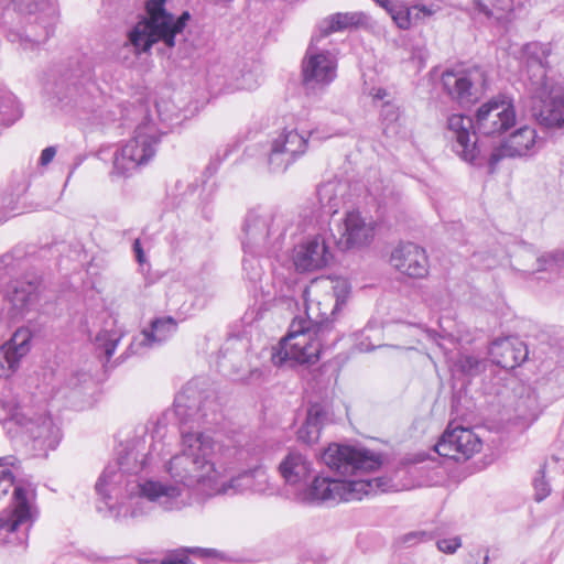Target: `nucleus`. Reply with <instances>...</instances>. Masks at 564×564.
<instances>
[{"mask_svg":"<svg viewBox=\"0 0 564 564\" xmlns=\"http://www.w3.org/2000/svg\"><path fill=\"white\" fill-rule=\"evenodd\" d=\"M175 415L182 424V445L180 454L174 455L167 465V473L174 484L147 480L138 485L141 495L134 505L156 503L165 511H177L192 502V492L196 486L213 496L216 492L224 453L216 455V443L204 432L194 431V426L217 424L221 417L220 404L214 392H202L188 383L176 394Z\"/></svg>","mask_w":564,"mask_h":564,"instance_id":"obj_1","label":"nucleus"},{"mask_svg":"<svg viewBox=\"0 0 564 564\" xmlns=\"http://www.w3.org/2000/svg\"><path fill=\"white\" fill-rule=\"evenodd\" d=\"M473 119L454 113L447 119V137L453 141L454 152L465 162L475 166L488 163L489 172L494 173L499 162L506 158L533 155L540 144L534 128L523 126L512 132L500 145L489 149L484 143L470 142Z\"/></svg>","mask_w":564,"mask_h":564,"instance_id":"obj_2","label":"nucleus"},{"mask_svg":"<svg viewBox=\"0 0 564 564\" xmlns=\"http://www.w3.org/2000/svg\"><path fill=\"white\" fill-rule=\"evenodd\" d=\"M147 18L141 19L128 32L122 48L131 47L135 56L150 52L155 43L162 42L172 48L176 44L177 35L189 20V13L183 12L175 18L165 9V0H148L145 3Z\"/></svg>","mask_w":564,"mask_h":564,"instance_id":"obj_3","label":"nucleus"},{"mask_svg":"<svg viewBox=\"0 0 564 564\" xmlns=\"http://www.w3.org/2000/svg\"><path fill=\"white\" fill-rule=\"evenodd\" d=\"M333 326L328 319L315 321L312 325L310 321H293L290 332L280 343V350L272 356L274 365H282L288 360L299 364L315 362L319 358L323 349L330 348L338 336L328 338Z\"/></svg>","mask_w":564,"mask_h":564,"instance_id":"obj_4","label":"nucleus"},{"mask_svg":"<svg viewBox=\"0 0 564 564\" xmlns=\"http://www.w3.org/2000/svg\"><path fill=\"white\" fill-rule=\"evenodd\" d=\"M291 217L280 210L256 207L248 210L243 226L242 248L251 253H263L269 246L284 239Z\"/></svg>","mask_w":564,"mask_h":564,"instance_id":"obj_5","label":"nucleus"},{"mask_svg":"<svg viewBox=\"0 0 564 564\" xmlns=\"http://www.w3.org/2000/svg\"><path fill=\"white\" fill-rule=\"evenodd\" d=\"M126 475L119 470L118 465L109 464L99 476L95 489L97 495L104 500L109 512L115 518H137L147 512L145 500L135 506L134 498L141 495L139 482L126 480Z\"/></svg>","mask_w":564,"mask_h":564,"instance_id":"obj_6","label":"nucleus"},{"mask_svg":"<svg viewBox=\"0 0 564 564\" xmlns=\"http://www.w3.org/2000/svg\"><path fill=\"white\" fill-rule=\"evenodd\" d=\"M390 489L389 479L377 477L371 479H341L316 476L313 485L302 494L308 501H354L364 496L384 492Z\"/></svg>","mask_w":564,"mask_h":564,"instance_id":"obj_7","label":"nucleus"},{"mask_svg":"<svg viewBox=\"0 0 564 564\" xmlns=\"http://www.w3.org/2000/svg\"><path fill=\"white\" fill-rule=\"evenodd\" d=\"M160 138L161 134L150 120L140 123L133 137L115 153L113 173L124 176L147 164L155 155Z\"/></svg>","mask_w":564,"mask_h":564,"instance_id":"obj_8","label":"nucleus"},{"mask_svg":"<svg viewBox=\"0 0 564 564\" xmlns=\"http://www.w3.org/2000/svg\"><path fill=\"white\" fill-rule=\"evenodd\" d=\"M516 121L513 101L506 96L494 97L477 109L470 131V142L480 143L476 138L475 128L484 135H500L512 128Z\"/></svg>","mask_w":564,"mask_h":564,"instance_id":"obj_9","label":"nucleus"},{"mask_svg":"<svg viewBox=\"0 0 564 564\" xmlns=\"http://www.w3.org/2000/svg\"><path fill=\"white\" fill-rule=\"evenodd\" d=\"M33 489L14 487L12 503L0 512V529L8 533H17V543L23 544L29 530L37 517L34 505Z\"/></svg>","mask_w":564,"mask_h":564,"instance_id":"obj_10","label":"nucleus"},{"mask_svg":"<svg viewBox=\"0 0 564 564\" xmlns=\"http://www.w3.org/2000/svg\"><path fill=\"white\" fill-rule=\"evenodd\" d=\"M302 74L306 95L318 96L337 76L336 55L310 45L303 59Z\"/></svg>","mask_w":564,"mask_h":564,"instance_id":"obj_11","label":"nucleus"},{"mask_svg":"<svg viewBox=\"0 0 564 564\" xmlns=\"http://www.w3.org/2000/svg\"><path fill=\"white\" fill-rule=\"evenodd\" d=\"M322 459L344 477L375 470L381 465L380 457L364 447L338 444L329 445L322 454Z\"/></svg>","mask_w":564,"mask_h":564,"instance_id":"obj_12","label":"nucleus"},{"mask_svg":"<svg viewBox=\"0 0 564 564\" xmlns=\"http://www.w3.org/2000/svg\"><path fill=\"white\" fill-rule=\"evenodd\" d=\"M9 423L15 425L17 435L31 442L32 448L40 454L46 455L48 451L55 449L59 443V429L46 414L30 416L25 413H15Z\"/></svg>","mask_w":564,"mask_h":564,"instance_id":"obj_13","label":"nucleus"},{"mask_svg":"<svg viewBox=\"0 0 564 564\" xmlns=\"http://www.w3.org/2000/svg\"><path fill=\"white\" fill-rule=\"evenodd\" d=\"M444 91L457 102L471 104L485 90L487 76L479 66L455 67L442 74Z\"/></svg>","mask_w":564,"mask_h":564,"instance_id":"obj_14","label":"nucleus"},{"mask_svg":"<svg viewBox=\"0 0 564 564\" xmlns=\"http://www.w3.org/2000/svg\"><path fill=\"white\" fill-rule=\"evenodd\" d=\"M227 456H230L229 449L223 456L220 477L217 481L215 495H234L247 490L261 495H273L275 492V486L271 484L268 471L262 466H257L228 478Z\"/></svg>","mask_w":564,"mask_h":564,"instance_id":"obj_15","label":"nucleus"},{"mask_svg":"<svg viewBox=\"0 0 564 564\" xmlns=\"http://www.w3.org/2000/svg\"><path fill=\"white\" fill-rule=\"evenodd\" d=\"M530 89L534 97L541 99L542 106L534 113L538 122L546 128L564 127V94L550 97V84L545 70L541 64L533 67V76L530 77Z\"/></svg>","mask_w":564,"mask_h":564,"instance_id":"obj_16","label":"nucleus"},{"mask_svg":"<svg viewBox=\"0 0 564 564\" xmlns=\"http://www.w3.org/2000/svg\"><path fill=\"white\" fill-rule=\"evenodd\" d=\"M480 448L481 441L470 429L452 427V424L435 444V451L440 456L457 462L470 458Z\"/></svg>","mask_w":564,"mask_h":564,"instance_id":"obj_17","label":"nucleus"},{"mask_svg":"<svg viewBox=\"0 0 564 564\" xmlns=\"http://www.w3.org/2000/svg\"><path fill=\"white\" fill-rule=\"evenodd\" d=\"M307 149V139L297 130L285 129L273 141L268 163L272 172L282 173L303 155Z\"/></svg>","mask_w":564,"mask_h":564,"instance_id":"obj_18","label":"nucleus"},{"mask_svg":"<svg viewBox=\"0 0 564 564\" xmlns=\"http://www.w3.org/2000/svg\"><path fill=\"white\" fill-rule=\"evenodd\" d=\"M336 245L341 250L361 247L370 243L375 236V226L367 220L359 212L352 210L346 214L343 223L332 229Z\"/></svg>","mask_w":564,"mask_h":564,"instance_id":"obj_19","label":"nucleus"},{"mask_svg":"<svg viewBox=\"0 0 564 564\" xmlns=\"http://www.w3.org/2000/svg\"><path fill=\"white\" fill-rule=\"evenodd\" d=\"M279 473L288 486L295 489L296 498L306 503H321L322 501H308L302 499V494L310 488L314 481L307 485L312 476V462L299 451H290L279 464ZM315 480V478L313 479Z\"/></svg>","mask_w":564,"mask_h":564,"instance_id":"obj_20","label":"nucleus"},{"mask_svg":"<svg viewBox=\"0 0 564 564\" xmlns=\"http://www.w3.org/2000/svg\"><path fill=\"white\" fill-rule=\"evenodd\" d=\"M390 262L398 271L411 278H424L429 272L425 250L413 242L397 246L391 252Z\"/></svg>","mask_w":564,"mask_h":564,"instance_id":"obj_21","label":"nucleus"},{"mask_svg":"<svg viewBox=\"0 0 564 564\" xmlns=\"http://www.w3.org/2000/svg\"><path fill=\"white\" fill-rule=\"evenodd\" d=\"M30 330L20 328L0 347V378L7 379L19 369L21 359L30 350Z\"/></svg>","mask_w":564,"mask_h":564,"instance_id":"obj_22","label":"nucleus"},{"mask_svg":"<svg viewBox=\"0 0 564 564\" xmlns=\"http://www.w3.org/2000/svg\"><path fill=\"white\" fill-rule=\"evenodd\" d=\"M293 262L299 271H312L325 267L328 252L325 241L318 236L308 238L294 248Z\"/></svg>","mask_w":564,"mask_h":564,"instance_id":"obj_23","label":"nucleus"},{"mask_svg":"<svg viewBox=\"0 0 564 564\" xmlns=\"http://www.w3.org/2000/svg\"><path fill=\"white\" fill-rule=\"evenodd\" d=\"M528 354L527 345L516 337L497 339L490 349L492 361L505 369L520 366L528 358Z\"/></svg>","mask_w":564,"mask_h":564,"instance_id":"obj_24","label":"nucleus"},{"mask_svg":"<svg viewBox=\"0 0 564 564\" xmlns=\"http://www.w3.org/2000/svg\"><path fill=\"white\" fill-rule=\"evenodd\" d=\"M143 451L144 445L141 440L128 442L118 452V459L111 464L118 465L119 470L127 477L135 476L145 467L148 460L153 458L156 447L154 445L148 453Z\"/></svg>","mask_w":564,"mask_h":564,"instance_id":"obj_25","label":"nucleus"},{"mask_svg":"<svg viewBox=\"0 0 564 564\" xmlns=\"http://www.w3.org/2000/svg\"><path fill=\"white\" fill-rule=\"evenodd\" d=\"M39 282L33 279H18L10 283L7 297L12 304L13 316L21 315L33 305L37 299Z\"/></svg>","mask_w":564,"mask_h":564,"instance_id":"obj_26","label":"nucleus"},{"mask_svg":"<svg viewBox=\"0 0 564 564\" xmlns=\"http://www.w3.org/2000/svg\"><path fill=\"white\" fill-rule=\"evenodd\" d=\"M347 185L339 181H329L317 189L318 202L324 214L335 215L345 204Z\"/></svg>","mask_w":564,"mask_h":564,"instance_id":"obj_27","label":"nucleus"},{"mask_svg":"<svg viewBox=\"0 0 564 564\" xmlns=\"http://www.w3.org/2000/svg\"><path fill=\"white\" fill-rule=\"evenodd\" d=\"M177 329L176 321L171 316L158 317L151 321L150 327L141 333L139 345L152 347L167 340Z\"/></svg>","mask_w":564,"mask_h":564,"instance_id":"obj_28","label":"nucleus"},{"mask_svg":"<svg viewBox=\"0 0 564 564\" xmlns=\"http://www.w3.org/2000/svg\"><path fill=\"white\" fill-rule=\"evenodd\" d=\"M327 420V411L319 403L312 404L307 410L304 424L297 431V437L305 444L318 441L322 426Z\"/></svg>","mask_w":564,"mask_h":564,"instance_id":"obj_29","label":"nucleus"},{"mask_svg":"<svg viewBox=\"0 0 564 564\" xmlns=\"http://www.w3.org/2000/svg\"><path fill=\"white\" fill-rule=\"evenodd\" d=\"M366 22L367 15L362 12H338L324 21L326 26L322 29V32L326 36L332 32L357 28Z\"/></svg>","mask_w":564,"mask_h":564,"instance_id":"obj_30","label":"nucleus"},{"mask_svg":"<svg viewBox=\"0 0 564 564\" xmlns=\"http://www.w3.org/2000/svg\"><path fill=\"white\" fill-rule=\"evenodd\" d=\"M390 15L398 28L409 30L420 23L416 6L397 4L390 9Z\"/></svg>","mask_w":564,"mask_h":564,"instance_id":"obj_31","label":"nucleus"},{"mask_svg":"<svg viewBox=\"0 0 564 564\" xmlns=\"http://www.w3.org/2000/svg\"><path fill=\"white\" fill-rule=\"evenodd\" d=\"M121 337L122 333L119 329H101L95 338L96 348L105 355L107 360H109Z\"/></svg>","mask_w":564,"mask_h":564,"instance_id":"obj_32","label":"nucleus"},{"mask_svg":"<svg viewBox=\"0 0 564 564\" xmlns=\"http://www.w3.org/2000/svg\"><path fill=\"white\" fill-rule=\"evenodd\" d=\"M475 4L486 17L497 20L513 10V0H475Z\"/></svg>","mask_w":564,"mask_h":564,"instance_id":"obj_33","label":"nucleus"},{"mask_svg":"<svg viewBox=\"0 0 564 564\" xmlns=\"http://www.w3.org/2000/svg\"><path fill=\"white\" fill-rule=\"evenodd\" d=\"M485 369L486 360L473 355H459L454 362V370L468 377H476Z\"/></svg>","mask_w":564,"mask_h":564,"instance_id":"obj_34","label":"nucleus"},{"mask_svg":"<svg viewBox=\"0 0 564 564\" xmlns=\"http://www.w3.org/2000/svg\"><path fill=\"white\" fill-rule=\"evenodd\" d=\"M26 189L28 184L23 182L15 192H3L0 195V223L18 210L19 200Z\"/></svg>","mask_w":564,"mask_h":564,"instance_id":"obj_35","label":"nucleus"},{"mask_svg":"<svg viewBox=\"0 0 564 564\" xmlns=\"http://www.w3.org/2000/svg\"><path fill=\"white\" fill-rule=\"evenodd\" d=\"M21 116L15 97L4 90H0V122L10 124Z\"/></svg>","mask_w":564,"mask_h":564,"instance_id":"obj_36","label":"nucleus"},{"mask_svg":"<svg viewBox=\"0 0 564 564\" xmlns=\"http://www.w3.org/2000/svg\"><path fill=\"white\" fill-rule=\"evenodd\" d=\"M536 267L525 270L529 274L549 271L564 265V249L553 250L539 256L535 260Z\"/></svg>","mask_w":564,"mask_h":564,"instance_id":"obj_37","label":"nucleus"},{"mask_svg":"<svg viewBox=\"0 0 564 564\" xmlns=\"http://www.w3.org/2000/svg\"><path fill=\"white\" fill-rule=\"evenodd\" d=\"M517 411L525 420H534L539 414V403L536 393L528 389L525 395H521L517 401Z\"/></svg>","mask_w":564,"mask_h":564,"instance_id":"obj_38","label":"nucleus"},{"mask_svg":"<svg viewBox=\"0 0 564 564\" xmlns=\"http://www.w3.org/2000/svg\"><path fill=\"white\" fill-rule=\"evenodd\" d=\"M12 464L11 457L0 458V499L9 492L14 484V476L9 468Z\"/></svg>","mask_w":564,"mask_h":564,"instance_id":"obj_39","label":"nucleus"},{"mask_svg":"<svg viewBox=\"0 0 564 564\" xmlns=\"http://www.w3.org/2000/svg\"><path fill=\"white\" fill-rule=\"evenodd\" d=\"M245 257L242 260V269L247 275V278L251 281H257L261 276V265L257 259L261 253H251L250 250H243Z\"/></svg>","mask_w":564,"mask_h":564,"instance_id":"obj_40","label":"nucleus"},{"mask_svg":"<svg viewBox=\"0 0 564 564\" xmlns=\"http://www.w3.org/2000/svg\"><path fill=\"white\" fill-rule=\"evenodd\" d=\"M533 487H534V491H535L534 497H535L536 501H542L550 495L551 488L544 478V469L543 468H541L538 471V475L534 477Z\"/></svg>","mask_w":564,"mask_h":564,"instance_id":"obj_41","label":"nucleus"},{"mask_svg":"<svg viewBox=\"0 0 564 564\" xmlns=\"http://www.w3.org/2000/svg\"><path fill=\"white\" fill-rule=\"evenodd\" d=\"M258 85H259L258 75L252 70H248L246 73H242L241 76L239 78H237L235 88L252 90V89L257 88Z\"/></svg>","mask_w":564,"mask_h":564,"instance_id":"obj_42","label":"nucleus"},{"mask_svg":"<svg viewBox=\"0 0 564 564\" xmlns=\"http://www.w3.org/2000/svg\"><path fill=\"white\" fill-rule=\"evenodd\" d=\"M368 192L375 199L378 200L379 205L386 204V198L388 194L391 193V189L388 185H382V181L379 183H371L368 187Z\"/></svg>","mask_w":564,"mask_h":564,"instance_id":"obj_43","label":"nucleus"},{"mask_svg":"<svg viewBox=\"0 0 564 564\" xmlns=\"http://www.w3.org/2000/svg\"><path fill=\"white\" fill-rule=\"evenodd\" d=\"M416 11L419 13L420 22L425 21L426 19H430L431 17L435 15L441 11V6L435 2L431 3H417Z\"/></svg>","mask_w":564,"mask_h":564,"instance_id":"obj_44","label":"nucleus"},{"mask_svg":"<svg viewBox=\"0 0 564 564\" xmlns=\"http://www.w3.org/2000/svg\"><path fill=\"white\" fill-rule=\"evenodd\" d=\"M459 538L442 539L437 541V547L441 552L453 554L460 546Z\"/></svg>","mask_w":564,"mask_h":564,"instance_id":"obj_45","label":"nucleus"},{"mask_svg":"<svg viewBox=\"0 0 564 564\" xmlns=\"http://www.w3.org/2000/svg\"><path fill=\"white\" fill-rule=\"evenodd\" d=\"M334 291H335V295H336V304L333 310V313L335 312V310H337L339 307V305L345 303V296L348 293L347 284L345 282H343V283L336 285L334 288Z\"/></svg>","mask_w":564,"mask_h":564,"instance_id":"obj_46","label":"nucleus"},{"mask_svg":"<svg viewBox=\"0 0 564 564\" xmlns=\"http://www.w3.org/2000/svg\"><path fill=\"white\" fill-rule=\"evenodd\" d=\"M55 155H56V148L55 147H47V148H45L42 151L40 160H39L40 165L46 166L47 164H50L53 161Z\"/></svg>","mask_w":564,"mask_h":564,"instance_id":"obj_47","label":"nucleus"},{"mask_svg":"<svg viewBox=\"0 0 564 564\" xmlns=\"http://www.w3.org/2000/svg\"><path fill=\"white\" fill-rule=\"evenodd\" d=\"M236 344H242L240 340L238 339H235V340H229L227 344H226V347L224 349H221L220 354H221V358L219 360V366L220 367H226V361H231L234 358L232 356H229L228 355V350L234 347Z\"/></svg>","mask_w":564,"mask_h":564,"instance_id":"obj_48","label":"nucleus"},{"mask_svg":"<svg viewBox=\"0 0 564 564\" xmlns=\"http://www.w3.org/2000/svg\"><path fill=\"white\" fill-rule=\"evenodd\" d=\"M382 116L384 117L386 120L393 121L398 118V111L394 108V106L386 104L382 110Z\"/></svg>","mask_w":564,"mask_h":564,"instance_id":"obj_49","label":"nucleus"},{"mask_svg":"<svg viewBox=\"0 0 564 564\" xmlns=\"http://www.w3.org/2000/svg\"><path fill=\"white\" fill-rule=\"evenodd\" d=\"M133 251L135 253L137 261L139 263H144L145 262V256H144V252H143V249L141 247V242H140L139 239H135L134 242H133Z\"/></svg>","mask_w":564,"mask_h":564,"instance_id":"obj_50","label":"nucleus"},{"mask_svg":"<svg viewBox=\"0 0 564 564\" xmlns=\"http://www.w3.org/2000/svg\"><path fill=\"white\" fill-rule=\"evenodd\" d=\"M370 95L372 96L373 100H382L387 96V91L383 88H373L370 91Z\"/></svg>","mask_w":564,"mask_h":564,"instance_id":"obj_51","label":"nucleus"},{"mask_svg":"<svg viewBox=\"0 0 564 564\" xmlns=\"http://www.w3.org/2000/svg\"><path fill=\"white\" fill-rule=\"evenodd\" d=\"M378 4H380L382 8H384L389 13L390 9L394 8L397 3L393 2V0H373Z\"/></svg>","mask_w":564,"mask_h":564,"instance_id":"obj_52","label":"nucleus"},{"mask_svg":"<svg viewBox=\"0 0 564 564\" xmlns=\"http://www.w3.org/2000/svg\"><path fill=\"white\" fill-rule=\"evenodd\" d=\"M425 535V532H413V533H410L408 535H405L404 538V542L405 543H411L412 540H415L419 538V536H424Z\"/></svg>","mask_w":564,"mask_h":564,"instance_id":"obj_53","label":"nucleus"},{"mask_svg":"<svg viewBox=\"0 0 564 564\" xmlns=\"http://www.w3.org/2000/svg\"><path fill=\"white\" fill-rule=\"evenodd\" d=\"M193 553H199L200 555H209L214 552V550H203V549H194L192 550Z\"/></svg>","mask_w":564,"mask_h":564,"instance_id":"obj_54","label":"nucleus"},{"mask_svg":"<svg viewBox=\"0 0 564 564\" xmlns=\"http://www.w3.org/2000/svg\"><path fill=\"white\" fill-rule=\"evenodd\" d=\"M76 381H79V379H76ZM70 384L73 388H75L77 386V382H74V383L72 382Z\"/></svg>","mask_w":564,"mask_h":564,"instance_id":"obj_55","label":"nucleus"},{"mask_svg":"<svg viewBox=\"0 0 564 564\" xmlns=\"http://www.w3.org/2000/svg\"><path fill=\"white\" fill-rule=\"evenodd\" d=\"M82 377L84 378V381H86V378H87L86 373H83Z\"/></svg>","mask_w":564,"mask_h":564,"instance_id":"obj_56","label":"nucleus"}]
</instances>
